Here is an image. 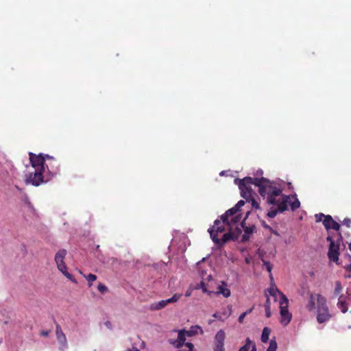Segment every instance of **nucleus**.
<instances>
[{
	"label": "nucleus",
	"instance_id": "nucleus-17",
	"mask_svg": "<svg viewBox=\"0 0 351 351\" xmlns=\"http://www.w3.org/2000/svg\"><path fill=\"white\" fill-rule=\"evenodd\" d=\"M245 220V219L241 223V226L243 229L244 232H245L244 234L242 236L243 241H247L249 239V235L252 234L255 230L254 226H248V227L245 226V225H244Z\"/></svg>",
	"mask_w": 351,
	"mask_h": 351
},
{
	"label": "nucleus",
	"instance_id": "nucleus-33",
	"mask_svg": "<svg viewBox=\"0 0 351 351\" xmlns=\"http://www.w3.org/2000/svg\"><path fill=\"white\" fill-rule=\"evenodd\" d=\"M265 315L267 317H271V311H270V308L269 307H265Z\"/></svg>",
	"mask_w": 351,
	"mask_h": 351
},
{
	"label": "nucleus",
	"instance_id": "nucleus-4",
	"mask_svg": "<svg viewBox=\"0 0 351 351\" xmlns=\"http://www.w3.org/2000/svg\"><path fill=\"white\" fill-rule=\"evenodd\" d=\"M280 308V322L287 326L291 319V314L288 311L289 300L285 294H282V299L279 302Z\"/></svg>",
	"mask_w": 351,
	"mask_h": 351
},
{
	"label": "nucleus",
	"instance_id": "nucleus-28",
	"mask_svg": "<svg viewBox=\"0 0 351 351\" xmlns=\"http://www.w3.org/2000/svg\"><path fill=\"white\" fill-rule=\"evenodd\" d=\"M247 202H250L252 204V206L255 208H259L258 203L253 198L252 195L249 198Z\"/></svg>",
	"mask_w": 351,
	"mask_h": 351
},
{
	"label": "nucleus",
	"instance_id": "nucleus-22",
	"mask_svg": "<svg viewBox=\"0 0 351 351\" xmlns=\"http://www.w3.org/2000/svg\"><path fill=\"white\" fill-rule=\"evenodd\" d=\"M268 292L271 296H273L274 298H275V300H276L277 294L280 295V300L282 299V294H283V293H281L276 287H275V286L271 287V288H269L268 289Z\"/></svg>",
	"mask_w": 351,
	"mask_h": 351
},
{
	"label": "nucleus",
	"instance_id": "nucleus-14",
	"mask_svg": "<svg viewBox=\"0 0 351 351\" xmlns=\"http://www.w3.org/2000/svg\"><path fill=\"white\" fill-rule=\"evenodd\" d=\"M56 334L58 343L63 347L67 346V340L64 333L62 332L60 326L56 322Z\"/></svg>",
	"mask_w": 351,
	"mask_h": 351
},
{
	"label": "nucleus",
	"instance_id": "nucleus-7",
	"mask_svg": "<svg viewBox=\"0 0 351 351\" xmlns=\"http://www.w3.org/2000/svg\"><path fill=\"white\" fill-rule=\"evenodd\" d=\"M239 210L235 206L234 207H232V208L228 210L226 212V213L221 217V220H223V223H227L228 226H230V224L234 225V224L237 223L240 221L241 217L239 216H236L234 217H232L230 221H229L228 218L230 217H232Z\"/></svg>",
	"mask_w": 351,
	"mask_h": 351
},
{
	"label": "nucleus",
	"instance_id": "nucleus-42",
	"mask_svg": "<svg viewBox=\"0 0 351 351\" xmlns=\"http://www.w3.org/2000/svg\"><path fill=\"white\" fill-rule=\"evenodd\" d=\"M191 291L190 290H188V291H186L185 295L186 297H189L191 295Z\"/></svg>",
	"mask_w": 351,
	"mask_h": 351
},
{
	"label": "nucleus",
	"instance_id": "nucleus-37",
	"mask_svg": "<svg viewBox=\"0 0 351 351\" xmlns=\"http://www.w3.org/2000/svg\"><path fill=\"white\" fill-rule=\"evenodd\" d=\"M49 333H50V330H43V331H41L40 335L42 336L47 337V336H49Z\"/></svg>",
	"mask_w": 351,
	"mask_h": 351
},
{
	"label": "nucleus",
	"instance_id": "nucleus-1",
	"mask_svg": "<svg viewBox=\"0 0 351 351\" xmlns=\"http://www.w3.org/2000/svg\"><path fill=\"white\" fill-rule=\"evenodd\" d=\"M241 191V195L248 201L252 196V189L251 185L258 187L260 195L266 199L268 204L272 205L267 215L269 218L275 217L278 213H283L288 208V204L293 211L300 206V202L295 195H282V189L273 186L271 182L265 178H252L245 177L243 179H235Z\"/></svg>",
	"mask_w": 351,
	"mask_h": 351
},
{
	"label": "nucleus",
	"instance_id": "nucleus-23",
	"mask_svg": "<svg viewBox=\"0 0 351 351\" xmlns=\"http://www.w3.org/2000/svg\"><path fill=\"white\" fill-rule=\"evenodd\" d=\"M277 343L275 339L270 340L269 346L267 350V351H276L277 350Z\"/></svg>",
	"mask_w": 351,
	"mask_h": 351
},
{
	"label": "nucleus",
	"instance_id": "nucleus-29",
	"mask_svg": "<svg viewBox=\"0 0 351 351\" xmlns=\"http://www.w3.org/2000/svg\"><path fill=\"white\" fill-rule=\"evenodd\" d=\"M202 280L201 281L199 286L202 289L203 292L206 293V292H208V290H207V289L206 287V285H205V282H204V279L205 278H204V273L203 272H202Z\"/></svg>",
	"mask_w": 351,
	"mask_h": 351
},
{
	"label": "nucleus",
	"instance_id": "nucleus-13",
	"mask_svg": "<svg viewBox=\"0 0 351 351\" xmlns=\"http://www.w3.org/2000/svg\"><path fill=\"white\" fill-rule=\"evenodd\" d=\"M323 224L326 229H333L335 230H339L340 225L333 220L330 215H326L323 221Z\"/></svg>",
	"mask_w": 351,
	"mask_h": 351
},
{
	"label": "nucleus",
	"instance_id": "nucleus-11",
	"mask_svg": "<svg viewBox=\"0 0 351 351\" xmlns=\"http://www.w3.org/2000/svg\"><path fill=\"white\" fill-rule=\"evenodd\" d=\"M339 244H335V242H331L329 246V250L328 252V258L333 262L338 263L339 256Z\"/></svg>",
	"mask_w": 351,
	"mask_h": 351
},
{
	"label": "nucleus",
	"instance_id": "nucleus-47",
	"mask_svg": "<svg viewBox=\"0 0 351 351\" xmlns=\"http://www.w3.org/2000/svg\"><path fill=\"white\" fill-rule=\"evenodd\" d=\"M347 269L350 271H351V264L349 265L348 267H347Z\"/></svg>",
	"mask_w": 351,
	"mask_h": 351
},
{
	"label": "nucleus",
	"instance_id": "nucleus-30",
	"mask_svg": "<svg viewBox=\"0 0 351 351\" xmlns=\"http://www.w3.org/2000/svg\"><path fill=\"white\" fill-rule=\"evenodd\" d=\"M263 265L266 266V268H267V270L271 273V269H272V266L271 265L267 262V261H263Z\"/></svg>",
	"mask_w": 351,
	"mask_h": 351
},
{
	"label": "nucleus",
	"instance_id": "nucleus-9",
	"mask_svg": "<svg viewBox=\"0 0 351 351\" xmlns=\"http://www.w3.org/2000/svg\"><path fill=\"white\" fill-rule=\"evenodd\" d=\"M226 333L223 330H219L215 337L214 351H224V340Z\"/></svg>",
	"mask_w": 351,
	"mask_h": 351
},
{
	"label": "nucleus",
	"instance_id": "nucleus-49",
	"mask_svg": "<svg viewBox=\"0 0 351 351\" xmlns=\"http://www.w3.org/2000/svg\"><path fill=\"white\" fill-rule=\"evenodd\" d=\"M349 249L351 251V243L349 244Z\"/></svg>",
	"mask_w": 351,
	"mask_h": 351
},
{
	"label": "nucleus",
	"instance_id": "nucleus-21",
	"mask_svg": "<svg viewBox=\"0 0 351 351\" xmlns=\"http://www.w3.org/2000/svg\"><path fill=\"white\" fill-rule=\"evenodd\" d=\"M270 329L267 327H265L263 330L262 335H261V341L263 343H266L269 340V337L270 334Z\"/></svg>",
	"mask_w": 351,
	"mask_h": 351
},
{
	"label": "nucleus",
	"instance_id": "nucleus-15",
	"mask_svg": "<svg viewBox=\"0 0 351 351\" xmlns=\"http://www.w3.org/2000/svg\"><path fill=\"white\" fill-rule=\"evenodd\" d=\"M323 297L322 295L318 293H311L309 297V301L306 305V308L309 311H312L315 308V302H317V308L319 307V297Z\"/></svg>",
	"mask_w": 351,
	"mask_h": 351
},
{
	"label": "nucleus",
	"instance_id": "nucleus-20",
	"mask_svg": "<svg viewBox=\"0 0 351 351\" xmlns=\"http://www.w3.org/2000/svg\"><path fill=\"white\" fill-rule=\"evenodd\" d=\"M338 308L341 310V311L343 313H345L348 311V307L346 306V302L343 299V296L341 295L339 298L338 303H337Z\"/></svg>",
	"mask_w": 351,
	"mask_h": 351
},
{
	"label": "nucleus",
	"instance_id": "nucleus-35",
	"mask_svg": "<svg viewBox=\"0 0 351 351\" xmlns=\"http://www.w3.org/2000/svg\"><path fill=\"white\" fill-rule=\"evenodd\" d=\"M270 306H271L270 299L269 298L268 296H267V300H266V302H265V304L264 306L265 307H269L270 308Z\"/></svg>",
	"mask_w": 351,
	"mask_h": 351
},
{
	"label": "nucleus",
	"instance_id": "nucleus-31",
	"mask_svg": "<svg viewBox=\"0 0 351 351\" xmlns=\"http://www.w3.org/2000/svg\"><path fill=\"white\" fill-rule=\"evenodd\" d=\"M326 215L322 214V213H320L319 215H315V217H316V221H321L322 220V218L324 217L325 219V217Z\"/></svg>",
	"mask_w": 351,
	"mask_h": 351
},
{
	"label": "nucleus",
	"instance_id": "nucleus-5",
	"mask_svg": "<svg viewBox=\"0 0 351 351\" xmlns=\"http://www.w3.org/2000/svg\"><path fill=\"white\" fill-rule=\"evenodd\" d=\"M319 297V307L317 308V320L319 323H324L328 321L330 315L326 305V300L324 297Z\"/></svg>",
	"mask_w": 351,
	"mask_h": 351
},
{
	"label": "nucleus",
	"instance_id": "nucleus-10",
	"mask_svg": "<svg viewBox=\"0 0 351 351\" xmlns=\"http://www.w3.org/2000/svg\"><path fill=\"white\" fill-rule=\"evenodd\" d=\"M43 171L44 170L35 169L34 173H32L30 174L27 182L31 183L34 186H39L42 182H43Z\"/></svg>",
	"mask_w": 351,
	"mask_h": 351
},
{
	"label": "nucleus",
	"instance_id": "nucleus-48",
	"mask_svg": "<svg viewBox=\"0 0 351 351\" xmlns=\"http://www.w3.org/2000/svg\"><path fill=\"white\" fill-rule=\"evenodd\" d=\"M239 351H245L244 348H240Z\"/></svg>",
	"mask_w": 351,
	"mask_h": 351
},
{
	"label": "nucleus",
	"instance_id": "nucleus-27",
	"mask_svg": "<svg viewBox=\"0 0 351 351\" xmlns=\"http://www.w3.org/2000/svg\"><path fill=\"white\" fill-rule=\"evenodd\" d=\"M97 289L99 292L104 293L107 291L108 288L106 285L102 283H99L97 286Z\"/></svg>",
	"mask_w": 351,
	"mask_h": 351
},
{
	"label": "nucleus",
	"instance_id": "nucleus-2",
	"mask_svg": "<svg viewBox=\"0 0 351 351\" xmlns=\"http://www.w3.org/2000/svg\"><path fill=\"white\" fill-rule=\"evenodd\" d=\"M228 226L229 232L225 233L223 235L221 239H218L217 235L216 234L211 232V239L218 246H222L231 239H238L239 235L242 232L241 228H239V226H237L234 229L232 227V224H230V226Z\"/></svg>",
	"mask_w": 351,
	"mask_h": 351
},
{
	"label": "nucleus",
	"instance_id": "nucleus-25",
	"mask_svg": "<svg viewBox=\"0 0 351 351\" xmlns=\"http://www.w3.org/2000/svg\"><path fill=\"white\" fill-rule=\"evenodd\" d=\"M84 277L88 280L90 287L92 285L91 282L97 279V276L92 274H90L88 276H84Z\"/></svg>",
	"mask_w": 351,
	"mask_h": 351
},
{
	"label": "nucleus",
	"instance_id": "nucleus-39",
	"mask_svg": "<svg viewBox=\"0 0 351 351\" xmlns=\"http://www.w3.org/2000/svg\"><path fill=\"white\" fill-rule=\"evenodd\" d=\"M213 317H215V318H216V319H220V320H223V319H221V317L218 313H214V314L213 315Z\"/></svg>",
	"mask_w": 351,
	"mask_h": 351
},
{
	"label": "nucleus",
	"instance_id": "nucleus-18",
	"mask_svg": "<svg viewBox=\"0 0 351 351\" xmlns=\"http://www.w3.org/2000/svg\"><path fill=\"white\" fill-rule=\"evenodd\" d=\"M217 294H222L225 298H228L230 295V291L227 288V285L222 282V285H219L217 287Z\"/></svg>",
	"mask_w": 351,
	"mask_h": 351
},
{
	"label": "nucleus",
	"instance_id": "nucleus-44",
	"mask_svg": "<svg viewBox=\"0 0 351 351\" xmlns=\"http://www.w3.org/2000/svg\"><path fill=\"white\" fill-rule=\"evenodd\" d=\"M263 226H264L265 228H267V229H268V230H271V228L269 226L266 225V224H265V223H264V224H263Z\"/></svg>",
	"mask_w": 351,
	"mask_h": 351
},
{
	"label": "nucleus",
	"instance_id": "nucleus-38",
	"mask_svg": "<svg viewBox=\"0 0 351 351\" xmlns=\"http://www.w3.org/2000/svg\"><path fill=\"white\" fill-rule=\"evenodd\" d=\"M254 344L250 338L246 339V343L245 345L250 346L252 348V345Z\"/></svg>",
	"mask_w": 351,
	"mask_h": 351
},
{
	"label": "nucleus",
	"instance_id": "nucleus-43",
	"mask_svg": "<svg viewBox=\"0 0 351 351\" xmlns=\"http://www.w3.org/2000/svg\"><path fill=\"white\" fill-rule=\"evenodd\" d=\"M326 240H327L328 241H330V244L331 243V242H335V241L332 239V238H331L330 237H328L326 238Z\"/></svg>",
	"mask_w": 351,
	"mask_h": 351
},
{
	"label": "nucleus",
	"instance_id": "nucleus-8",
	"mask_svg": "<svg viewBox=\"0 0 351 351\" xmlns=\"http://www.w3.org/2000/svg\"><path fill=\"white\" fill-rule=\"evenodd\" d=\"M180 294L176 293L171 298H169L167 300H162L158 302L152 304L150 306V308L151 310L154 311L162 309L170 303L176 302L180 299Z\"/></svg>",
	"mask_w": 351,
	"mask_h": 351
},
{
	"label": "nucleus",
	"instance_id": "nucleus-40",
	"mask_svg": "<svg viewBox=\"0 0 351 351\" xmlns=\"http://www.w3.org/2000/svg\"><path fill=\"white\" fill-rule=\"evenodd\" d=\"M250 348H252V347L250 346L245 345V344L241 347V348H244L245 351H249Z\"/></svg>",
	"mask_w": 351,
	"mask_h": 351
},
{
	"label": "nucleus",
	"instance_id": "nucleus-26",
	"mask_svg": "<svg viewBox=\"0 0 351 351\" xmlns=\"http://www.w3.org/2000/svg\"><path fill=\"white\" fill-rule=\"evenodd\" d=\"M253 310V308L247 310V311L243 313L242 314L240 315V316L239 317V319H238V321L239 323H242L243 322V319L245 318V317L250 313Z\"/></svg>",
	"mask_w": 351,
	"mask_h": 351
},
{
	"label": "nucleus",
	"instance_id": "nucleus-24",
	"mask_svg": "<svg viewBox=\"0 0 351 351\" xmlns=\"http://www.w3.org/2000/svg\"><path fill=\"white\" fill-rule=\"evenodd\" d=\"M342 290L341 284L339 281H336L335 282V289L334 291V293L335 295H339Z\"/></svg>",
	"mask_w": 351,
	"mask_h": 351
},
{
	"label": "nucleus",
	"instance_id": "nucleus-3",
	"mask_svg": "<svg viewBox=\"0 0 351 351\" xmlns=\"http://www.w3.org/2000/svg\"><path fill=\"white\" fill-rule=\"evenodd\" d=\"M66 250H64V249H62L60 250H59L56 254V256H55V261H56V263L57 265V267H58V269L60 271H61L62 273V274L66 277L68 279L72 280L73 282H75V280H74V278H73V276L69 274L67 271H66V266L64 263V258L66 255Z\"/></svg>",
	"mask_w": 351,
	"mask_h": 351
},
{
	"label": "nucleus",
	"instance_id": "nucleus-32",
	"mask_svg": "<svg viewBox=\"0 0 351 351\" xmlns=\"http://www.w3.org/2000/svg\"><path fill=\"white\" fill-rule=\"evenodd\" d=\"M343 224L349 228L351 224V219L349 218L344 219V220L343 221Z\"/></svg>",
	"mask_w": 351,
	"mask_h": 351
},
{
	"label": "nucleus",
	"instance_id": "nucleus-50",
	"mask_svg": "<svg viewBox=\"0 0 351 351\" xmlns=\"http://www.w3.org/2000/svg\"><path fill=\"white\" fill-rule=\"evenodd\" d=\"M249 213H250V212H247L245 218L248 216Z\"/></svg>",
	"mask_w": 351,
	"mask_h": 351
},
{
	"label": "nucleus",
	"instance_id": "nucleus-34",
	"mask_svg": "<svg viewBox=\"0 0 351 351\" xmlns=\"http://www.w3.org/2000/svg\"><path fill=\"white\" fill-rule=\"evenodd\" d=\"M245 204V202L243 200H240L239 202L235 205V206L239 210L241 207H242Z\"/></svg>",
	"mask_w": 351,
	"mask_h": 351
},
{
	"label": "nucleus",
	"instance_id": "nucleus-41",
	"mask_svg": "<svg viewBox=\"0 0 351 351\" xmlns=\"http://www.w3.org/2000/svg\"><path fill=\"white\" fill-rule=\"evenodd\" d=\"M204 278H205V279H204V280H207L210 281V280H212V278H212V276H211L210 274H209V275H208V276H206V278H205V277H204Z\"/></svg>",
	"mask_w": 351,
	"mask_h": 351
},
{
	"label": "nucleus",
	"instance_id": "nucleus-36",
	"mask_svg": "<svg viewBox=\"0 0 351 351\" xmlns=\"http://www.w3.org/2000/svg\"><path fill=\"white\" fill-rule=\"evenodd\" d=\"M228 307V309H229V312L228 313H226V312L223 313V315L226 316V317H229L230 315L231 311H232V306L229 305Z\"/></svg>",
	"mask_w": 351,
	"mask_h": 351
},
{
	"label": "nucleus",
	"instance_id": "nucleus-19",
	"mask_svg": "<svg viewBox=\"0 0 351 351\" xmlns=\"http://www.w3.org/2000/svg\"><path fill=\"white\" fill-rule=\"evenodd\" d=\"M198 330H200L201 333H203L202 328L198 325H195L191 326L189 330H185V333L188 337H193L198 333Z\"/></svg>",
	"mask_w": 351,
	"mask_h": 351
},
{
	"label": "nucleus",
	"instance_id": "nucleus-12",
	"mask_svg": "<svg viewBox=\"0 0 351 351\" xmlns=\"http://www.w3.org/2000/svg\"><path fill=\"white\" fill-rule=\"evenodd\" d=\"M178 336L177 339H169V343L173 345L175 348H179L183 346L185 340L186 334L185 333V330H178Z\"/></svg>",
	"mask_w": 351,
	"mask_h": 351
},
{
	"label": "nucleus",
	"instance_id": "nucleus-45",
	"mask_svg": "<svg viewBox=\"0 0 351 351\" xmlns=\"http://www.w3.org/2000/svg\"><path fill=\"white\" fill-rule=\"evenodd\" d=\"M273 234H276V235H279V234L278 233V232L274 230L272 228H271V230H270Z\"/></svg>",
	"mask_w": 351,
	"mask_h": 351
},
{
	"label": "nucleus",
	"instance_id": "nucleus-16",
	"mask_svg": "<svg viewBox=\"0 0 351 351\" xmlns=\"http://www.w3.org/2000/svg\"><path fill=\"white\" fill-rule=\"evenodd\" d=\"M224 224L223 221H221L219 220H215L214 222V225L211 228L208 230L210 235L211 236V232L215 233L217 235L218 233H221L225 231ZM228 225L227 223H226Z\"/></svg>",
	"mask_w": 351,
	"mask_h": 351
},
{
	"label": "nucleus",
	"instance_id": "nucleus-46",
	"mask_svg": "<svg viewBox=\"0 0 351 351\" xmlns=\"http://www.w3.org/2000/svg\"><path fill=\"white\" fill-rule=\"evenodd\" d=\"M251 351H256V345L253 344Z\"/></svg>",
	"mask_w": 351,
	"mask_h": 351
},
{
	"label": "nucleus",
	"instance_id": "nucleus-6",
	"mask_svg": "<svg viewBox=\"0 0 351 351\" xmlns=\"http://www.w3.org/2000/svg\"><path fill=\"white\" fill-rule=\"evenodd\" d=\"M29 160L34 169L45 170V158L42 154L36 155L32 152L29 153Z\"/></svg>",
	"mask_w": 351,
	"mask_h": 351
}]
</instances>
